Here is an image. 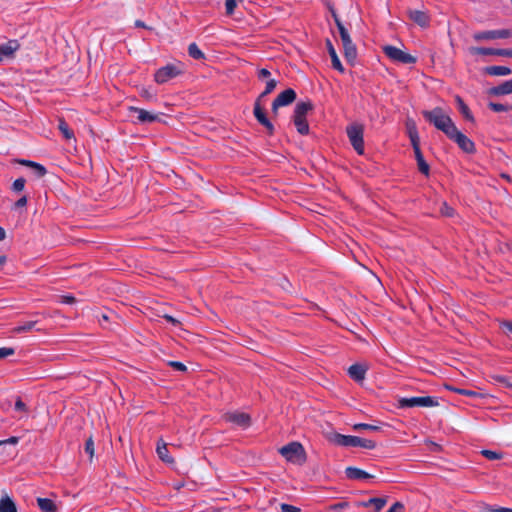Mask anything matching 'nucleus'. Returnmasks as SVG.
Segmentation results:
<instances>
[{"instance_id":"nucleus-1","label":"nucleus","mask_w":512,"mask_h":512,"mask_svg":"<svg viewBox=\"0 0 512 512\" xmlns=\"http://www.w3.org/2000/svg\"><path fill=\"white\" fill-rule=\"evenodd\" d=\"M423 117L438 130L442 131L447 137L454 132L456 126L452 119L444 113L443 109L436 107L430 111H423Z\"/></svg>"},{"instance_id":"nucleus-2","label":"nucleus","mask_w":512,"mask_h":512,"mask_svg":"<svg viewBox=\"0 0 512 512\" xmlns=\"http://www.w3.org/2000/svg\"><path fill=\"white\" fill-rule=\"evenodd\" d=\"M328 440L333 444L343 447H362L365 449H374L376 447L375 442L372 440L340 433L330 434Z\"/></svg>"},{"instance_id":"nucleus-3","label":"nucleus","mask_w":512,"mask_h":512,"mask_svg":"<svg viewBox=\"0 0 512 512\" xmlns=\"http://www.w3.org/2000/svg\"><path fill=\"white\" fill-rule=\"evenodd\" d=\"M313 110V104L310 101L299 102L296 104L293 114V122L297 131L301 135L309 133V125L306 117L310 111Z\"/></svg>"},{"instance_id":"nucleus-4","label":"nucleus","mask_w":512,"mask_h":512,"mask_svg":"<svg viewBox=\"0 0 512 512\" xmlns=\"http://www.w3.org/2000/svg\"><path fill=\"white\" fill-rule=\"evenodd\" d=\"M279 453L289 462L302 465L306 461V453L299 442H291L279 449Z\"/></svg>"},{"instance_id":"nucleus-5","label":"nucleus","mask_w":512,"mask_h":512,"mask_svg":"<svg viewBox=\"0 0 512 512\" xmlns=\"http://www.w3.org/2000/svg\"><path fill=\"white\" fill-rule=\"evenodd\" d=\"M347 136L355 151L362 155L364 153V128L360 124H351L346 128Z\"/></svg>"},{"instance_id":"nucleus-6","label":"nucleus","mask_w":512,"mask_h":512,"mask_svg":"<svg viewBox=\"0 0 512 512\" xmlns=\"http://www.w3.org/2000/svg\"><path fill=\"white\" fill-rule=\"evenodd\" d=\"M437 405H438V401L435 398L430 397V396L400 398L398 400V406L400 408L434 407Z\"/></svg>"},{"instance_id":"nucleus-7","label":"nucleus","mask_w":512,"mask_h":512,"mask_svg":"<svg viewBox=\"0 0 512 512\" xmlns=\"http://www.w3.org/2000/svg\"><path fill=\"white\" fill-rule=\"evenodd\" d=\"M383 52L387 57H389L391 60L403 64H413L416 62V58L401 49L387 45L383 47Z\"/></svg>"},{"instance_id":"nucleus-8","label":"nucleus","mask_w":512,"mask_h":512,"mask_svg":"<svg viewBox=\"0 0 512 512\" xmlns=\"http://www.w3.org/2000/svg\"><path fill=\"white\" fill-rule=\"evenodd\" d=\"M261 100L262 99H259V98H257L255 100L253 114H254L255 118L257 119V121L263 127H265V129L267 131V134L268 135H273L274 132H275L274 125L272 124V122L266 116V113H265V111H264V109H263V107L261 105Z\"/></svg>"},{"instance_id":"nucleus-9","label":"nucleus","mask_w":512,"mask_h":512,"mask_svg":"<svg viewBox=\"0 0 512 512\" xmlns=\"http://www.w3.org/2000/svg\"><path fill=\"white\" fill-rule=\"evenodd\" d=\"M180 73L181 70L178 66L169 64L159 68L154 75V79L158 84H163L177 77Z\"/></svg>"},{"instance_id":"nucleus-10","label":"nucleus","mask_w":512,"mask_h":512,"mask_svg":"<svg viewBox=\"0 0 512 512\" xmlns=\"http://www.w3.org/2000/svg\"><path fill=\"white\" fill-rule=\"evenodd\" d=\"M512 37V30L510 29H499L477 32L473 35L474 40H494V39H507Z\"/></svg>"},{"instance_id":"nucleus-11","label":"nucleus","mask_w":512,"mask_h":512,"mask_svg":"<svg viewBox=\"0 0 512 512\" xmlns=\"http://www.w3.org/2000/svg\"><path fill=\"white\" fill-rule=\"evenodd\" d=\"M296 97H297L296 92L291 88H288V89L284 90L283 92H281L272 102L273 114L276 115L277 111L280 107L287 106V105H290L291 103H293L295 101Z\"/></svg>"},{"instance_id":"nucleus-12","label":"nucleus","mask_w":512,"mask_h":512,"mask_svg":"<svg viewBox=\"0 0 512 512\" xmlns=\"http://www.w3.org/2000/svg\"><path fill=\"white\" fill-rule=\"evenodd\" d=\"M448 138L452 141H454L460 149H462L466 153H474L475 152V145L473 141H471L466 135H464L462 132H460L457 127L455 128L454 132H452Z\"/></svg>"},{"instance_id":"nucleus-13","label":"nucleus","mask_w":512,"mask_h":512,"mask_svg":"<svg viewBox=\"0 0 512 512\" xmlns=\"http://www.w3.org/2000/svg\"><path fill=\"white\" fill-rule=\"evenodd\" d=\"M271 73L266 68H260L257 70V78L261 81L266 80L265 90L258 96L259 99H263L274 91L277 86V80L270 78Z\"/></svg>"},{"instance_id":"nucleus-14","label":"nucleus","mask_w":512,"mask_h":512,"mask_svg":"<svg viewBox=\"0 0 512 512\" xmlns=\"http://www.w3.org/2000/svg\"><path fill=\"white\" fill-rule=\"evenodd\" d=\"M224 420L237 426L247 428L251 425V418L248 414L242 412H229L224 414Z\"/></svg>"},{"instance_id":"nucleus-15","label":"nucleus","mask_w":512,"mask_h":512,"mask_svg":"<svg viewBox=\"0 0 512 512\" xmlns=\"http://www.w3.org/2000/svg\"><path fill=\"white\" fill-rule=\"evenodd\" d=\"M409 18L418 24L420 27L426 28L430 24V17L429 15L420 10H408Z\"/></svg>"},{"instance_id":"nucleus-16","label":"nucleus","mask_w":512,"mask_h":512,"mask_svg":"<svg viewBox=\"0 0 512 512\" xmlns=\"http://www.w3.org/2000/svg\"><path fill=\"white\" fill-rule=\"evenodd\" d=\"M129 111L137 115L136 118L140 123H152L158 120V115L152 114L151 112L141 108L131 106L129 107Z\"/></svg>"},{"instance_id":"nucleus-17","label":"nucleus","mask_w":512,"mask_h":512,"mask_svg":"<svg viewBox=\"0 0 512 512\" xmlns=\"http://www.w3.org/2000/svg\"><path fill=\"white\" fill-rule=\"evenodd\" d=\"M368 368L362 364H353L348 369L349 376L356 382H362Z\"/></svg>"},{"instance_id":"nucleus-18","label":"nucleus","mask_w":512,"mask_h":512,"mask_svg":"<svg viewBox=\"0 0 512 512\" xmlns=\"http://www.w3.org/2000/svg\"><path fill=\"white\" fill-rule=\"evenodd\" d=\"M156 453L158 457L167 464H173L174 458L169 455L167 443L163 439H159L156 446Z\"/></svg>"},{"instance_id":"nucleus-19","label":"nucleus","mask_w":512,"mask_h":512,"mask_svg":"<svg viewBox=\"0 0 512 512\" xmlns=\"http://www.w3.org/2000/svg\"><path fill=\"white\" fill-rule=\"evenodd\" d=\"M345 474L348 479L351 480H362V479H370L374 478L372 474H369L365 472L364 470H361L356 467H347L345 469Z\"/></svg>"},{"instance_id":"nucleus-20","label":"nucleus","mask_w":512,"mask_h":512,"mask_svg":"<svg viewBox=\"0 0 512 512\" xmlns=\"http://www.w3.org/2000/svg\"><path fill=\"white\" fill-rule=\"evenodd\" d=\"M326 46H327L328 53L331 57L332 67L334 69L338 70L340 73H343L344 67L336 53L335 48L333 47L332 42L329 39L326 40Z\"/></svg>"},{"instance_id":"nucleus-21","label":"nucleus","mask_w":512,"mask_h":512,"mask_svg":"<svg viewBox=\"0 0 512 512\" xmlns=\"http://www.w3.org/2000/svg\"><path fill=\"white\" fill-rule=\"evenodd\" d=\"M512 93V79L503 82L502 84L492 87L489 90L490 95L494 96H500V95H507Z\"/></svg>"},{"instance_id":"nucleus-22","label":"nucleus","mask_w":512,"mask_h":512,"mask_svg":"<svg viewBox=\"0 0 512 512\" xmlns=\"http://www.w3.org/2000/svg\"><path fill=\"white\" fill-rule=\"evenodd\" d=\"M345 59L353 63L357 57V49L352 40L342 42Z\"/></svg>"},{"instance_id":"nucleus-23","label":"nucleus","mask_w":512,"mask_h":512,"mask_svg":"<svg viewBox=\"0 0 512 512\" xmlns=\"http://www.w3.org/2000/svg\"><path fill=\"white\" fill-rule=\"evenodd\" d=\"M414 154H415V159L417 161V166H418V169L419 171L424 174V175H429V172H430V166L429 164L425 161L424 159V156L421 152V149L420 147H416V150L414 151Z\"/></svg>"},{"instance_id":"nucleus-24","label":"nucleus","mask_w":512,"mask_h":512,"mask_svg":"<svg viewBox=\"0 0 512 512\" xmlns=\"http://www.w3.org/2000/svg\"><path fill=\"white\" fill-rule=\"evenodd\" d=\"M20 47L17 40H10L6 44L0 45V54L3 58H8Z\"/></svg>"},{"instance_id":"nucleus-25","label":"nucleus","mask_w":512,"mask_h":512,"mask_svg":"<svg viewBox=\"0 0 512 512\" xmlns=\"http://www.w3.org/2000/svg\"><path fill=\"white\" fill-rule=\"evenodd\" d=\"M0 512H17L16 504L7 494L0 499Z\"/></svg>"},{"instance_id":"nucleus-26","label":"nucleus","mask_w":512,"mask_h":512,"mask_svg":"<svg viewBox=\"0 0 512 512\" xmlns=\"http://www.w3.org/2000/svg\"><path fill=\"white\" fill-rule=\"evenodd\" d=\"M37 504L42 512H57V506L51 499L37 498Z\"/></svg>"},{"instance_id":"nucleus-27","label":"nucleus","mask_w":512,"mask_h":512,"mask_svg":"<svg viewBox=\"0 0 512 512\" xmlns=\"http://www.w3.org/2000/svg\"><path fill=\"white\" fill-rule=\"evenodd\" d=\"M485 72L491 76H507L512 73V70L506 66H489L486 67Z\"/></svg>"},{"instance_id":"nucleus-28","label":"nucleus","mask_w":512,"mask_h":512,"mask_svg":"<svg viewBox=\"0 0 512 512\" xmlns=\"http://www.w3.org/2000/svg\"><path fill=\"white\" fill-rule=\"evenodd\" d=\"M58 129L66 140L75 138L74 132L69 128L68 124L63 118H59L58 120Z\"/></svg>"},{"instance_id":"nucleus-29","label":"nucleus","mask_w":512,"mask_h":512,"mask_svg":"<svg viewBox=\"0 0 512 512\" xmlns=\"http://www.w3.org/2000/svg\"><path fill=\"white\" fill-rule=\"evenodd\" d=\"M456 101L458 103V108L463 117L468 121H474V117L470 112L469 107L464 103L461 97L457 96Z\"/></svg>"},{"instance_id":"nucleus-30","label":"nucleus","mask_w":512,"mask_h":512,"mask_svg":"<svg viewBox=\"0 0 512 512\" xmlns=\"http://www.w3.org/2000/svg\"><path fill=\"white\" fill-rule=\"evenodd\" d=\"M37 323H38L37 321L24 322L23 324L14 327L13 332L18 333V334L29 332V331L35 329V326L37 325Z\"/></svg>"},{"instance_id":"nucleus-31","label":"nucleus","mask_w":512,"mask_h":512,"mask_svg":"<svg viewBox=\"0 0 512 512\" xmlns=\"http://www.w3.org/2000/svg\"><path fill=\"white\" fill-rule=\"evenodd\" d=\"M469 51L472 55H494L495 48L471 47Z\"/></svg>"},{"instance_id":"nucleus-32","label":"nucleus","mask_w":512,"mask_h":512,"mask_svg":"<svg viewBox=\"0 0 512 512\" xmlns=\"http://www.w3.org/2000/svg\"><path fill=\"white\" fill-rule=\"evenodd\" d=\"M446 388L449 390H452L456 393H459L461 395L468 396V397H482L481 394H479L478 392L473 391V390L460 389V388H456V387H452V386H448V385H446Z\"/></svg>"},{"instance_id":"nucleus-33","label":"nucleus","mask_w":512,"mask_h":512,"mask_svg":"<svg viewBox=\"0 0 512 512\" xmlns=\"http://www.w3.org/2000/svg\"><path fill=\"white\" fill-rule=\"evenodd\" d=\"M386 498H371L365 503V506L373 505L375 507V511L379 512L386 504Z\"/></svg>"},{"instance_id":"nucleus-34","label":"nucleus","mask_w":512,"mask_h":512,"mask_svg":"<svg viewBox=\"0 0 512 512\" xmlns=\"http://www.w3.org/2000/svg\"><path fill=\"white\" fill-rule=\"evenodd\" d=\"M489 377L492 381L501 383L505 387L512 389V382L509 380L508 377L499 374H491Z\"/></svg>"},{"instance_id":"nucleus-35","label":"nucleus","mask_w":512,"mask_h":512,"mask_svg":"<svg viewBox=\"0 0 512 512\" xmlns=\"http://www.w3.org/2000/svg\"><path fill=\"white\" fill-rule=\"evenodd\" d=\"M188 53H189V56L194 59H203L204 58L203 52L198 48V46L195 43H191L189 45Z\"/></svg>"},{"instance_id":"nucleus-36","label":"nucleus","mask_w":512,"mask_h":512,"mask_svg":"<svg viewBox=\"0 0 512 512\" xmlns=\"http://www.w3.org/2000/svg\"><path fill=\"white\" fill-rule=\"evenodd\" d=\"M481 454L487 458L488 460H499L502 459V453L492 451V450H482Z\"/></svg>"},{"instance_id":"nucleus-37","label":"nucleus","mask_w":512,"mask_h":512,"mask_svg":"<svg viewBox=\"0 0 512 512\" xmlns=\"http://www.w3.org/2000/svg\"><path fill=\"white\" fill-rule=\"evenodd\" d=\"M488 106L494 112H503V111H507V110H512V108H511L512 105H504V104H500V103L490 102L488 104Z\"/></svg>"},{"instance_id":"nucleus-38","label":"nucleus","mask_w":512,"mask_h":512,"mask_svg":"<svg viewBox=\"0 0 512 512\" xmlns=\"http://www.w3.org/2000/svg\"><path fill=\"white\" fill-rule=\"evenodd\" d=\"M84 450L89 455L90 460H92V458L94 456V441H93L92 436H90L86 440Z\"/></svg>"},{"instance_id":"nucleus-39","label":"nucleus","mask_w":512,"mask_h":512,"mask_svg":"<svg viewBox=\"0 0 512 512\" xmlns=\"http://www.w3.org/2000/svg\"><path fill=\"white\" fill-rule=\"evenodd\" d=\"M15 410L18 411V412H21L25 415H27L28 413V407L26 406V404L21 400L20 397H18L15 401Z\"/></svg>"},{"instance_id":"nucleus-40","label":"nucleus","mask_w":512,"mask_h":512,"mask_svg":"<svg viewBox=\"0 0 512 512\" xmlns=\"http://www.w3.org/2000/svg\"><path fill=\"white\" fill-rule=\"evenodd\" d=\"M353 429L354 430H370V431H378L380 429V427L378 426H374V425H371V424H366V423H358V424H355L353 426Z\"/></svg>"},{"instance_id":"nucleus-41","label":"nucleus","mask_w":512,"mask_h":512,"mask_svg":"<svg viewBox=\"0 0 512 512\" xmlns=\"http://www.w3.org/2000/svg\"><path fill=\"white\" fill-rule=\"evenodd\" d=\"M25 179L24 178H18L16 179L12 184V189L15 192H21L25 187Z\"/></svg>"},{"instance_id":"nucleus-42","label":"nucleus","mask_w":512,"mask_h":512,"mask_svg":"<svg viewBox=\"0 0 512 512\" xmlns=\"http://www.w3.org/2000/svg\"><path fill=\"white\" fill-rule=\"evenodd\" d=\"M57 299L63 304H74L76 302V298L72 295H59Z\"/></svg>"},{"instance_id":"nucleus-43","label":"nucleus","mask_w":512,"mask_h":512,"mask_svg":"<svg viewBox=\"0 0 512 512\" xmlns=\"http://www.w3.org/2000/svg\"><path fill=\"white\" fill-rule=\"evenodd\" d=\"M236 6H237V0H225L226 14H228V15L233 14Z\"/></svg>"},{"instance_id":"nucleus-44","label":"nucleus","mask_w":512,"mask_h":512,"mask_svg":"<svg viewBox=\"0 0 512 512\" xmlns=\"http://www.w3.org/2000/svg\"><path fill=\"white\" fill-rule=\"evenodd\" d=\"M338 31H339L340 38H341L342 42H344V41L347 42V41L351 40L348 30L345 28V26L343 24H339Z\"/></svg>"},{"instance_id":"nucleus-45","label":"nucleus","mask_w":512,"mask_h":512,"mask_svg":"<svg viewBox=\"0 0 512 512\" xmlns=\"http://www.w3.org/2000/svg\"><path fill=\"white\" fill-rule=\"evenodd\" d=\"M31 168L34 169L35 173L38 177H43L46 174V168L41 164L35 162V164H31Z\"/></svg>"},{"instance_id":"nucleus-46","label":"nucleus","mask_w":512,"mask_h":512,"mask_svg":"<svg viewBox=\"0 0 512 512\" xmlns=\"http://www.w3.org/2000/svg\"><path fill=\"white\" fill-rule=\"evenodd\" d=\"M280 509H281V512H300L301 511L300 508L290 505V504H286V503L281 504Z\"/></svg>"},{"instance_id":"nucleus-47","label":"nucleus","mask_w":512,"mask_h":512,"mask_svg":"<svg viewBox=\"0 0 512 512\" xmlns=\"http://www.w3.org/2000/svg\"><path fill=\"white\" fill-rule=\"evenodd\" d=\"M15 353V350L10 347H2L0 348V359L9 357Z\"/></svg>"},{"instance_id":"nucleus-48","label":"nucleus","mask_w":512,"mask_h":512,"mask_svg":"<svg viewBox=\"0 0 512 512\" xmlns=\"http://www.w3.org/2000/svg\"><path fill=\"white\" fill-rule=\"evenodd\" d=\"M409 135H410L411 144L413 146V150L415 151L416 147H420L418 134L416 131H413V132L410 131Z\"/></svg>"},{"instance_id":"nucleus-49","label":"nucleus","mask_w":512,"mask_h":512,"mask_svg":"<svg viewBox=\"0 0 512 512\" xmlns=\"http://www.w3.org/2000/svg\"><path fill=\"white\" fill-rule=\"evenodd\" d=\"M169 366L181 372H185L187 370V367L183 363L178 361H170Z\"/></svg>"},{"instance_id":"nucleus-50","label":"nucleus","mask_w":512,"mask_h":512,"mask_svg":"<svg viewBox=\"0 0 512 512\" xmlns=\"http://www.w3.org/2000/svg\"><path fill=\"white\" fill-rule=\"evenodd\" d=\"M112 315H113V313H112V312H109V313H102L101 315H97L96 317H97V319H98L99 323H100L102 326H104V325H103V322H109V321H110V319H111V316H112Z\"/></svg>"},{"instance_id":"nucleus-51","label":"nucleus","mask_w":512,"mask_h":512,"mask_svg":"<svg viewBox=\"0 0 512 512\" xmlns=\"http://www.w3.org/2000/svg\"><path fill=\"white\" fill-rule=\"evenodd\" d=\"M404 505L401 502H395L387 512H404Z\"/></svg>"},{"instance_id":"nucleus-52","label":"nucleus","mask_w":512,"mask_h":512,"mask_svg":"<svg viewBox=\"0 0 512 512\" xmlns=\"http://www.w3.org/2000/svg\"><path fill=\"white\" fill-rule=\"evenodd\" d=\"M453 212H454V210L452 207L448 206L446 203H443V205L441 207L442 215L450 217L453 215Z\"/></svg>"},{"instance_id":"nucleus-53","label":"nucleus","mask_w":512,"mask_h":512,"mask_svg":"<svg viewBox=\"0 0 512 512\" xmlns=\"http://www.w3.org/2000/svg\"><path fill=\"white\" fill-rule=\"evenodd\" d=\"M18 442H19V438L12 436L8 439L0 440V446L6 445V444L16 445Z\"/></svg>"},{"instance_id":"nucleus-54","label":"nucleus","mask_w":512,"mask_h":512,"mask_svg":"<svg viewBox=\"0 0 512 512\" xmlns=\"http://www.w3.org/2000/svg\"><path fill=\"white\" fill-rule=\"evenodd\" d=\"M485 511L486 512H512V509L505 508V507L492 508V507L488 506L485 508Z\"/></svg>"},{"instance_id":"nucleus-55","label":"nucleus","mask_w":512,"mask_h":512,"mask_svg":"<svg viewBox=\"0 0 512 512\" xmlns=\"http://www.w3.org/2000/svg\"><path fill=\"white\" fill-rule=\"evenodd\" d=\"M495 56L510 57V49H496L494 52Z\"/></svg>"},{"instance_id":"nucleus-56","label":"nucleus","mask_w":512,"mask_h":512,"mask_svg":"<svg viewBox=\"0 0 512 512\" xmlns=\"http://www.w3.org/2000/svg\"><path fill=\"white\" fill-rule=\"evenodd\" d=\"M26 204H27V197L26 196H22L20 199H18L15 202L14 206H15V208H21V207L26 206Z\"/></svg>"},{"instance_id":"nucleus-57","label":"nucleus","mask_w":512,"mask_h":512,"mask_svg":"<svg viewBox=\"0 0 512 512\" xmlns=\"http://www.w3.org/2000/svg\"><path fill=\"white\" fill-rule=\"evenodd\" d=\"M348 506L347 502H339L330 506L331 510H341Z\"/></svg>"},{"instance_id":"nucleus-58","label":"nucleus","mask_w":512,"mask_h":512,"mask_svg":"<svg viewBox=\"0 0 512 512\" xmlns=\"http://www.w3.org/2000/svg\"><path fill=\"white\" fill-rule=\"evenodd\" d=\"M163 318L175 326L180 325V322L177 319H175L174 317H172L171 315L165 314L163 316Z\"/></svg>"},{"instance_id":"nucleus-59","label":"nucleus","mask_w":512,"mask_h":512,"mask_svg":"<svg viewBox=\"0 0 512 512\" xmlns=\"http://www.w3.org/2000/svg\"><path fill=\"white\" fill-rule=\"evenodd\" d=\"M332 17L335 21L337 28H339V24H343V23L341 22L340 18L338 17L337 13L334 10H332Z\"/></svg>"},{"instance_id":"nucleus-60","label":"nucleus","mask_w":512,"mask_h":512,"mask_svg":"<svg viewBox=\"0 0 512 512\" xmlns=\"http://www.w3.org/2000/svg\"><path fill=\"white\" fill-rule=\"evenodd\" d=\"M135 26L136 27H139V28H147V29H150L149 27L146 26V24L141 21V20H136L135 21Z\"/></svg>"},{"instance_id":"nucleus-61","label":"nucleus","mask_w":512,"mask_h":512,"mask_svg":"<svg viewBox=\"0 0 512 512\" xmlns=\"http://www.w3.org/2000/svg\"><path fill=\"white\" fill-rule=\"evenodd\" d=\"M20 163L28 167H31V164H35V162L29 160H21Z\"/></svg>"},{"instance_id":"nucleus-62","label":"nucleus","mask_w":512,"mask_h":512,"mask_svg":"<svg viewBox=\"0 0 512 512\" xmlns=\"http://www.w3.org/2000/svg\"><path fill=\"white\" fill-rule=\"evenodd\" d=\"M5 237H6L5 230L2 227H0V241L4 240Z\"/></svg>"},{"instance_id":"nucleus-63","label":"nucleus","mask_w":512,"mask_h":512,"mask_svg":"<svg viewBox=\"0 0 512 512\" xmlns=\"http://www.w3.org/2000/svg\"><path fill=\"white\" fill-rule=\"evenodd\" d=\"M7 261V257L5 255H0V266L4 265Z\"/></svg>"},{"instance_id":"nucleus-64","label":"nucleus","mask_w":512,"mask_h":512,"mask_svg":"<svg viewBox=\"0 0 512 512\" xmlns=\"http://www.w3.org/2000/svg\"><path fill=\"white\" fill-rule=\"evenodd\" d=\"M504 326L510 331L512 332V322H504Z\"/></svg>"}]
</instances>
